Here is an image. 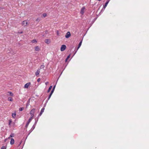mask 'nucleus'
<instances>
[{
  "label": "nucleus",
  "mask_w": 149,
  "mask_h": 149,
  "mask_svg": "<svg viewBox=\"0 0 149 149\" xmlns=\"http://www.w3.org/2000/svg\"><path fill=\"white\" fill-rule=\"evenodd\" d=\"M54 91L53 90H52L51 92V93H51V94H53V93Z\"/></svg>",
  "instance_id": "obj_34"
},
{
  "label": "nucleus",
  "mask_w": 149,
  "mask_h": 149,
  "mask_svg": "<svg viewBox=\"0 0 149 149\" xmlns=\"http://www.w3.org/2000/svg\"><path fill=\"white\" fill-rule=\"evenodd\" d=\"M77 52V50L76 51V52H75V53H74V54L76 53V52Z\"/></svg>",
  "instance_id": "obj_46"
},
{
  "label": "nucleus",
  "mask_w": 149,
  "mask_h": 149,
  "mask_svg": "<svg viewBox=\"0 0 149 149\" xmlns=\"http://www.w3.org/2000/svg\"><path fill=\"white\" fill-rule=\"evenodd\" d=\"M109 1H107L105 3L104 5V7L103 8L105 9L106 7H107L108 4V3H109Z\"/></svg>",
  "instance_id": "obj_12"
},
{
  "label": "nucleus",
  "mask_w": 149,
  "mask_h": 149,
  "mask_svg": "<svg viewBox=\"0 0 149 149\" xmlns=\"http://www.w3.org/2000/svg\"><path fill=\"white\" fill-rule=\"evenodd\" d=\"M9 123H8V124L9 125H10V124H11V123L12 122V121L11 120H9Z\"/></svg>",
  "instance_id": "obj_30"
},
{
  "label": "nucleus",
  "mask_w": 149,
  "mask_h": 149,
  "mask_svg": "<svg viewBox=\"0 0 149 149\" xmlns=\"http://www.w3.org/2000/svg\"><path fill=\"white\" fill-rule=\"evenodd\" d=\"M32 131H31V129L29 131V135L32 132Z\"/></svg>",
  "instance_id": "obj_36"
},
{
  "label": "nucleus",
  "mask_w": 149,
  "mask_h": 149,
  "mask_svg": "<svg viewBox=\"0 0 149 149\" xmlns=\"http://www.w3.org/2000/svg\"><path fill=\"white\" fill-rule=\"evenodd\" d=\"M7 139H6L4 140V141L5 142H6V140H7Z\"/></svg>",
  "instance_id": "obj_44"
},
{
  "label": "nucleus",
  "mask_w": 149,
  "mask_h": 149,
  "mask_svg": "<svg viewBox=\"0 0 149 149\" xmlns=\"http://www.w3.org/2000/svg\"><path fill=\"white\" fill-rule=\"evenodd\" d=\"M44 110H45L44 107L42 108L40 112L43 113L44 111Z\"/></svg>",
  "instance_id": "obj_25"
},
{
  "label": "nucleus",
  "mask_w": 149,
  "mask_h": 149,
  "mask_svg": "<svg viewBox=\"0 0 149 149\" xmlns=\"http://www.w3.org/2000/svg\"><path fill=\"white\" fill-rule=\"evenodd\" d=\"M35 109H33L30 111V113L31 115V117H33L34 116V113L35 111Z\"/></svg>",
  "instance_id": "obj_1"
},
{
  "label": "nucleus",
  "mask_w": 149,
  "mask_h": 149,
  "mask_svg": "<svg viewBox=\"0 0 149 149\" xmlns=\"http://www.w3.org/2000/svg\"><path fill=\"white\" fill-rule=\"evenodd\" d=\"M36 125V124H35V123L34 124L31 128V131H33Z\"/></svg>",
  "instance_id": "obj_15"
},
{
  "label": "nucleus",
  "mask_w": 149,
  "mask_h": 149,
  "mask_svg": "<svg viewBox=\"0 0 149 149\" xmlns=\"http://www.w3.org/2000/svg\"><path fill=\"white\" fill-rule=\"evenodd\" d=\"M110 0H107V1H109H109H110Z\"/></svg>",
  "instance_id": "obj_45"
},
{
  "label": "nucleus",
  "mask_w": 149,
  "mask_h": 149,
  "mask_svg": "<svg viewBox=\"0 0 149 149\" xmlns=\"http://www.w3.org/2000/svg\"><path fill=\"white\" fill-rule=\"evenodd\" d=\"M42 16L44 17H45L47 16V14L45 13H44L42 14Z\"/></svg>",
  "instance_id": "obj_29"
},
{
  "label": "nucleus",
  "mask_w": 149,
  "mask_h": 149,
  "mask_svg": "<svg viewBox=\"0 0 149 149\" xmlns=\"http://www.w3.org/2000/svg\"><path fill=\"white\" fill-rule=\"evenodd\" d=\"M49 83L48 82H47L45 83V84L47 85Z\"/></svg>",
  "instance_id": "obj_41"
},
{
  "label": "nucleus",
  "mask_w": 149,
  "mask_h": 149,
  "mask_svg": "<svg viewBox=\"0 0 149 149\" xmlns=\"http://www.w3.org/2000/svg\"><path fill=\"white\" fill-rule=\"evenodd\" d=\"M30 123L29 122H27V123H26V125L25 126V128H27V127H28L29 125V124Z\"/></svg>",
  "instance_id": "obj_22"
},
{
  "label": "nucleus",
  "mask_w": 149,
  "mask_h": 149,
  "mask_svg": "<svg viewBox=\"0 0 149 149\" xmlns=\"http://www.w3.org/2000/svg\"><path fill=\"white\" fill-rule=\"evenodd\" d=\"M85 9V8L84 7H83L81 9L80 13L82 15H83L84 12V10Z\"/></svg>",
  "instance_id": "obj_5"
},
{
  "label": "nucleus",
  "mask_w": 149,
  "mask_h": 149,
  "mask_svg": "<svg viewBox=\"0 0 149 149\" xmlns=\"http://www.w3.org/2000/svg\"><path fill=\"white\" fill-rule=\"evenodd\" d=\"M22 143V141H21L19 143V144L18 145V146H19Z\"/></svg>",
  "instance_id": "obj_40"
},
{
  "label": "nucleus",
  "mask_w": 149,
  "mask_h": 149,
  "mask_svg": "<svg viewBox=\"0 0 149 149\" xmlns=\"http://www.w3.org/2000/svg\"><path fill=\"white\" fill-rule=\"evenodd\" d=\"M66 48V46L65 45H62L61 48V51H63Z\"/></svg>",
  "instance_id": "obj_2"
},
{
  "label": "nucleus",
  "mask_w": 149,
  "mask_h": 149,
  "mask_svg": "<svg viewBox=\"0 0 149 149\" xmlns=\"http://www.w3.org/2000/svg\"><path fill=\"white\" fill-rule=\"evenodd\" d=\"M52 95V94H51V93L50 94L49 96V97L47 99V101L50 98V97H51Z\"/></svg>",
  "instance_id": "obj_28"
},
{
  "label": "nucleus",
  "mask_w": 149,
  "mask_h": 149,
  "mask_svg": "<svg viewBox=\"0 0 149 149\" xmlns=\"http://www.w3.org/2000/svg\"><path fill=\"white\" fill-rule=\"evenodd\" d=\"M1 149H6V148L5 146H2Z\"/></svg>",
  "instance_id": "obj_31"
},
{
  "label": "nucleus",
  "mask_w": 149,
  "mask_h": 149,
  "mask_svg": "<svg viewBox=\"0 0 149 149\" xmlns=\"http://www.w3.org/2000/svg\"><path fill=\"white\" fill-rule=\"evenodd\" d=\"M31 84L30 82L27 83L24 86V88H28L29 86Z\"/></svg>",
  "instance_id": "obj_6"
},
{
  "label": "nucleus",
  "mask_w": 149,
  "mask_h": 149,
  "mask_svg": "<svg viewBox=\"0 0 149 149\" xmlns=\"http://www.w3.org/2000/svg\"><path fill=\"white\" fill-rule=\"evenodd\" d=\"M8 100L10 101H12L13 100V99L12 97H9L8 98Z\"/></svg>",
  "instance_id": "obj_21"
},
{
  "label": "nucleus",
  "mask_w": 149,
  "mask_h": 149,
  "mask_svg": "<svg viewBox=\"0 0 149 149\" xmlns=\"http://www.w3.org/2000/svg\"><path fill=\"white\" fill-rule=\"evenodd\" d=\"M22 26H25L28 24V22L26 20L23 21L22 23Z\"/></svg>",
  "instance_id": "obj_3"
},
{
  "label": "nucleus",
  "mask_w": 149,
  "mask_h": 149,
  "mask_svg": "<svg viewBox=\"0 0 149 149\" xmlns=\"http://www.w3.org/2000/svg\"><path fill=\"white\" fill-rule=\"evenodd\" d=\"M38 118H39V117H38V118H35V122L34 123H35V124H36L38 120Z\"/></svg>",
  "instance_id": "obj_14"
},
{
  "label": "nucleus",
  "mask_w": 149,
  "mask_h": 149,
  "mask_svg": "<svg viewBox=\"0 0 149 149\" xmlns=\"http://www.w3.org/2000/svg\"><path fill=\"white\" fill-rule=\"evenodd\" d=\"M70 55H68V56H67V58H66V59H65V61H66V62L68 60V59L69 58H70Z\"/></svg>",
  "instance_id": "obj_26"
},
{
  "label": "nucleus",
  "mask_w": 149,
  "mask_h": 149,
  "mask_svg": "<svg viewBox=\"0 0 149 149\" xmlns=\"http://www.w3.org/2000/svg\"><path fill=\"white\" fill-rule=\"evenodd\" d=\"M12 49L11 48H9L8 49V50L7 51V52L9 53H10L11 50Z\"/></svg>",
  "instance_id": "obj_19"
},
{
  "label": "nucleus",
  "mask_w": 149,
  "mask_h": 149,
  "mask_svg": "<svg viewBox=\"0 0 149 149\" xmlns=\"http://www.w3.org/2000/svg\"><path fill=\"white\" fill-rule=\"evenodd\" d=\"M40 20V19L39 18H38L36 19V21L37 22H39Z\"/></svg>",
  "instance_id": "obj_33"
},
{
  "label": "nucleus",
  "mask_w": 149,
  "mask_h": 149,
  "mask_svg": "<svg viewBox=\"0 0 149 149\" xmlns=\"http://www.w3.org/2000/svg\"><path fill=\"white\" fill-rule=\"evenodd\" d=\"M8 93H9V96H12L13 95V94L10 92H8Z\"/></svg>",
  "instance_id": "obj_18"
},
{
  "label": "nucleus",
  "mask_w": 149,
  "mask_h": 149,
  "mask_svg": "<svg viewBox=\"0 0 149 149\" xmlns=\"http://www.w3.org/2000/svg\"><path fill=\"white\" fill-rule=\"evenodd\" d=\"M82 41H81L79 43V45H78V47H77V50H78V49L81 46V43H82Z\"/></svg>",
  "instance_id": "obj_11"
},
{
  "label": "nucleus",
  "mask_w": 149,
  "mask_h": 149,
  "mask_svg": "<svg viewBox=\"0 0 149 149\" xmlns=\"http://www.w3.org/2000/svg\"><path fill=\"white\" fill-rule=\"evenodd\" d=\"M16 113H15L12 114V116L13 118H15L16 117Z\"/></svg>",
  "instance_id": "obj_13"
},
{
  "label": "nucleus",
  "mask_w": 149,
  "mask_h": 149,
  "mask_svg": "<svg viewBox=\"0 0 149 149\" xmlns=\"http://www.w3.org/2000/svg\"><path fill=\"white\" fill-rule=\"evenodd\" d=\"M57 34L58 36V31H57Z\"/></svg>",
  "instance_id": "obj_43"
},
{
  "label": "nucleus",
  "mask_w": 149,
  "mask_h": 149,
  "mask_svg": "<svg viewBox=\"0 0 149 149\" xmlns=\"http://www.w3.org/2000/svg\"><path fill=\"white\" fill-rule=\"evenodd\" d=\"M45 42L46 43L49 44L50 42V40L48 39H46L45 40Z\"/></svg>",
  "instance_id": "obj_10"
},
{
  "label": "nucleus",
  "mask_w": 149,
  "mask_h": 149,
  "mask_svg": "<svg viewBox=\"0 0 149 149\" xmlns=\"http://www.w3.org/2000/svg\"><path fill=\"white\" fill-rule=\"evenodd\" d=\"M42 113L40 112V114L38 115V117H39L40 116H41L42 114Z\"/></svg>",
  "instance_id": "obj_32"
},
{
  "label": "nucleus",
  "mask_w": 149,
  "mask_h": 149,
  "mask_svg": "<svg viewBox=\"0 0 149 149\" xmlns=\"http://www.w3.org/2000/svg\"><path fill=\"white\" fill-rule=\"evenodd\" d=\"M19 33H20V34H22L23 33V32L22 31H21V32H18Z\"/></svg>",
  "instance_id": "obj_42"
},
{
  "label": "nucleus",
  "mask_w": 149,
  "mask_h": 149,
  "mask_svg": "<svg viewBox=\"0 0 149 149\" xmlns=\"http://www.w3.org/2000/svg\"><path fill=\"white\" fill-rule=\"evenodd\" d=\"M22 143V141H21L19 143V144L18 145V146H19Z\"/></svg>",
  "instance_id": "obj_39"
},
{
  "label": "nucleus",
  "mask_w": 149,
  "mask_h": 149,
  "mask_svg": "<svg viewBox=\"0 0 149 149\" xmlns=\"http://www.w3.org/2000/svg\"><path fill=\"white\" fill-rule=\"evenodd\" d=\"M22 143V141H21L19 143V144L18 145V146H19Z\"/></svg>",
  "instance_id": "obj_38"
},
{
  "label": "nucleus",
  "mask_w": 149,
  "mask_h": 149,
  "mask_svg": "<svg viewBox=\"0 0 149 149\" xmlns=\"http://www.w3.org/2000/svg\"><path fill=\"white\" fill-rule=\"evenodd\" d=\"M52 86H50L49 87V88L47 91V93H49L50 90H51V89H52Z\"/></svg>",
  "instance_id": "obj_16"
},
{
  "label": "nucleus",
  "mask_w": 149,
  "mask_h": 149,
  "mask_svg": "<svg viewBox=\"0 0 149 149\" xmlns=\"http://www.w3.org/2000/svg\"><path fill=\"white\" fill-rule=\"evenodd\" d=\"M24 109V107H20L19 108V111H22Z\"/></svg>",
  "instance_id": "obj_27"
},
{
  "label": "nucleus",
  "mask_w": 149,
  "mask_h": 149,
  "mask_svg": "<svg viewBox=\"0 0 149 149\" xmlns=\"http://www.w3.org/2000/svg\"><path fill=\"white\" fill-rule=\"evenodd\" d=\"M14 134L13 133H11L9 137H8V139H9L10 137H13L14 136Z\"/></svg>",
  "instance_id": "obj_17"
},
{
  "label": "nucleus",
  "mask_w": 149,
  "mask_h": 149,
  "mask_svg": "<svg viewBox=\"0 0 149 149\" xmlns=\"http://www.w3.org/2000/svg\"><path fill=\"white\" fill-rule=\"evenodd\" d=\"M56 86L55 85L53 87V88L52 90H53L54 91L55 87Z\"/></svg>",
  "instance_id": "obj_37"
},
{
  "label": "nucleus",
  "mask_w": 149,
  "mask_h": 149,
  "mask_svg": "<svg viewBox=\"0 0 149 149\" xmlns=\"http://www.w3.org/2000/svg\"><path fill=\"white\" fill-rule=\"evenodd\" d=\"M35 50L36 51H38L40 50V48L38 46H36L34 47Z\"/></svg>",
  "instance_id": "obj_7"
},
{
  "label": "nucleus",
  "mask_w": 149,
  "mask_h": 149,
  "mask_svg": "<svg viewBox=\"0 0 149 149\" xmlns=\"http://www.w3.org/2000/svg\"><path fill=\"white\" fill-rule=\"evenodd\" d=\"M31 42H32V43H36L37 42V41L36 39H34L31 41Z\"/></svg>",
  "instance_id": "obj_20"
},
{
  "label": "nucleus",
  "mask_w": 149,
  "mask_h": 149,
  "mask_svg": "<svg viewBox=\"0 0 149 149\" xmlns=\"http://www.w3.org/2000/svg\"><path fill=\"white\" fill-rule=\"evenodd\" d=\"M45 67V66L43 65H41L40 68L39 69H40V70L42 69H43Z\"/></svg>",
  "instance_id": "obj_23"
},
{
  "label": "nucleus",
  "mask_w": 149,
  "mask_h": 149,
  "mask_svg": "<svg viewBox=\"0 0 149 149\" xmlns=\"http://www.w3.org/2000/svg\"><path fill=\"white\" fill-rule=\"evenodd\" d=\"M71 36L70 32L69 31L68 32L65 36V37L66 38H69Z\"/></svg>",
  "instance_id": "obj_4"
},
{
  "label": "nucleus",
  "mask_w": 149,
  "mask_h": 149,
  "mask_svg": "<svg viewBox=\"0 0 149 149\" xmlns=\"http://www.w3.org/2000/svg\"><path fill=\"white\" fill-rule=\"evenodd\" d=\"M40 69H38L35 73V75L37 76L40 73Z\"/></svg>",
  "instance_id": "obj_8"
},
{
  "label": "nucleus",
  "mask_w": 149,
  "mask_h": 149,
  "mask_svg": "<svg viewBox=\"0 0 149 149\" xmlns=\"http://www.w3.org/2000/svg\"><path fill=\"white\" fill-rule=\"evenodd\" d=\"M40 81V78H39L38 79H37V81L38 82H39Z\"/></svg>",
  "instance_id": "obj_35"
},
{
  "label": "nucleus",
  "mask_w": 149,
  "mask_h": 149,
  "mask_svg": "<svg viewBox=\"0 0 149 149\" xmlns=\"http://www.w3.org/2000/svg\"><path fill=\"white\" fill-rule=\"evenodd\" d=\"M14 143V140L13 139V138H11L10 141V144L11 145H13V144Z\"/></svg>",
  "instance_id": "obj_9"
},
{
  "label": "nucleus",
  "mask_w": 149,
  "mask_h": 149,
  "mask_svg": "<svg viewBox=\"0 0 149 149\" xmlns=\"http://www.w3.org/2000/svg\"><path fill=\"white\" fill-rule=\"evenodd\" d=\"M33 117H30V118L28 121V122H30L31 121V120L33 119Z\"/></svg>",
  "instance_id": "obj_24"
}]
</instances>
